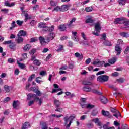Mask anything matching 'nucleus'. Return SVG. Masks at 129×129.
<instances>
[{"mask_svg": "<svg viewBox=\"0 0 129 129\" xmlns=\"http://www.w3.org/2000/svg\"><path fill=\"white\" fill-rule=\"evenodd\" d=\"M101 30V27L100 26V23L99 22H97L95 24V32H92L93 35L95 36H99V33H100V30Z\"/></svg>", "mask_w": 129, "mask_h": 129, "instance_id": "nucleus-1", "label": "nucleus"}, {"mask_svg": "<svg viewBox=\"0 0 129 129\" xmlns=\"http://www.w3.org/2000/svg\"><path fill=\"white\" fill-rule=\"evenodd\" d=\"M108 79H109V77L105 75L99 76L97 78V81H98V82H101V83L108 81Z\"/></svg>", "mask_w": 129, "mask_h": 129, "instance_id": "nucleus-2", "label": "nucleus"}, {"mask_svg": "<svg viewBox=\"0 0 129 129\" xmlns=\"http://www.w3.org/2000/svg\"><path fill=\"white\" fill-rule=\"evenodd\" d=\"M55 38V33H50L48 35L45 36V40L46 42H50V41H52V40H53V39Z\"/></svg>", "mask_w": 129, "mask_h": 129, "instance_id": "nucleus-3", "label": "nucleus"}, {"mask_svg": "<svg viewBox=\"0 0 129 129\" xmlns=\"http://www.w3.org/2000/svg\"><path fill=\"white\" fill-rule=\"evenodd\" d=\"M54 29H55V26H54V25H52L50 27L46 26L43 28V31H44V32H53Z\"/></svg>", "mask_w": 129, "mask_h": 129, "instance_id": "nucleus-4", "label": "nucleus"}, {"mask_svg": "<svg viewBox=\"0 0 129 129\" xmlns=\"http://www.w3.org/2000/svg\"><path fill=\"white\" fill-rule=\"evenodd\" d=\"M124 23V18H116L114 21V24H123Z\"/></svg>", "mask_w": 129, "mask_h": 129, "instance_id": "nucleus-5", "label": "nucleus"}, {"mask_svg": "<svg viewBox=\"0 0 129 129\" xmlns=\"http://www.w3.org/2000/svg\"><path fill=\"white\" fill-rule=\"evenodd\" d=\"M29 90H30V91H31L32 90V91H34L35 92V93H36V94H37V95H38V96H41V95H42V93H41V92L39 90L36 89L35 87L30 88Z\"/></svg>", "mask_w": 129, "mask_h": 129, "instance_id": "nucleus-6", "label": "nucleus"}, {"mask_svg": "<svg viewBox=\"0 0 129 129\" xmlns=\"http://www.w3.org/2000/svg\"><path fill=\"white\" fill-rule=\"evenodd\" d=\"M115 51L116 52L117 56H119L120 55V53H121V48H120V47L118 45H116L115 46Z\"/></svg>", "mask_w": 129, "mask_h": 129, "instance_id": "nucleus-7", "label": "nucleus"}, {"mask_svg": "<svg viewBox=\"0 0 129 129\" xmlns=\"http://www.w3.org/2000/svg\"><path fill=\"white\" fill-rule=\"evenodd\" d=\"M92 121L95 123L96 124L98 125V126H100L99 128H102V126H101V122H99V119H98V118L93 119Z\"/></svg>", "mask_w": 129, "mask_h": 129, "instance_id": "nucleus-8", "label": "nucleus"}, {"mask_svg": "<svg viewBox=\"0 0 129 129\" xmlns=\"http://www.w3.org/2000/svg\"><path fill=\"white\" fill-rule=\"evenodd\" d=\"M62 102H61L59 100L54 99V105L55 107H60Z\"/></svg>", "mask_w": 129, "mask_h": 129, "instance_id": "nucleus-9", "label": "nucleus"}, {"mask_svg": "<svg viewBox=\"0 0 129 129\" xmlns=\"http://www.w3.org/2000/svg\"><path fill=\"white\" fill-rule=\"evenodd\" d=\"M102 115H104V116H108L109 118H111L112 117V116L109 115V112L105 111L103 110H102Z\"/></svg>", "mask_w": 129, "mask_h": 129, "instance_id": "nucleus-10", "label": "nucleus"}, {"mask_svg": "<svg viewBox=\"0 0 129 129\" xmlns=\"http://www.w3.org/2000/svg\"><path fill=\"white\" fill-rule=\"evenodd\" d=\"M58 29L61 32H64V31H66V25L61 24L58 27Z\"/></svg>", "mask_w": 129, "mask_h": 129, "instance_id": "nucleus-11", "label": "nucleus"}, {"mask_svg": "<svg viewBox=\"0 0 129 129\" xmlns=\"http://www.w3.org/2000/svg\"><path fill=\"white\" fill-rule=\"evenodd\" d=\"M100 63H102V64H104V61H99V59H95L93 62L92 63V65L95 66V65H98V64H100Z\"/></svg>", "mask_w": 129, "mask_h": 129, "instance_id": "nucleus-12", "label": "nucleus"}, {"mask_svg": "<svg viewBox=\"0 0 129 129\" xmlns=\"http://www.w3.org/2000/svg\"><path fill=\"white\" fill-rule=\"evenodd\" d=\"M68 5H62L60 7V12H66V11H68Z\"/></svg>", "mask_w": 129, "mask_h": 129, "instance_id": "nucleus-13", "label": "nucleus"}, {"mask_svg": "<svg viewBox=\"0 0 129 129\" xmlns=\"http://www.w3.org/2000/svg\"><path fill=\"white\" fill-rule=\"evenodd\" d=\"M17 35H19L20 37H26L27 36V32L24 30H20Z\"/></svg>", "mask_w": 129, "mask_h": 129, "instance_id": "nucleus-14", "label": "nucleus"}, {"mask_svg": "<svg viewBox=\"0 0 129 129\" xmlns=\"http://www.w3.org/2000/svg\"><path fill=\"white\" fill-rule=\"evenodd\" d=\"M39 41L41 45H43L44 43H48L47 42V40H46V37L44 38L42 36L39 37Z\"/></svg>", "mask_w": 129, "mask_h": 129, "instance_id": "nucleus-15", "label": "nucleus"}, {"mask_svg": "<svg viewBox=\"0 0 129 129\" xmlns=\"http://www.w3.org/2000/svg\"><path fill=\"white\" fill-rule=\"evenodd\" d=\"M31 44H27L24 47L23 50L25 52H28L30 51V49H31Z\"/></svg>", "mask_w": 129, "mask_h": 129, "instance_id": "nucleus-16", "label": "nucleus"}, {"mask_svg": "<svg viewBox=\"0 0 129 129\" xmlns=\"http://www.w3.org/2000/svg\"><path fill=\"white\" fill-rule=\"evenodd\" d=\"M17 36L18 38L16 40V42L18 43V44H21V43H23V42H24V39L21 37L19 34H17Z\"/></svg>", "mask_w": 129, "mask_h": 129, "instance_id": "nucleus-17", "label": "nucleus"}, {"mask_svg": "<svg viewBox=\"0 0 129 129\" xmlns=\"http://www.w3.org/2000/svg\"><path fill=\"white\" fill-rule=\"evenodd\" d=\"M119 35L121 37H123L124 38H127L128 37H129L128 32H121L119 33Z\"/></svg>", "mask_w": 129, "mask_h": 129, "instance_id": "nucleus-18", "label": "nucleus"}, {"mask_svg": "<svg viewBox=\"0 0 129 129\" xmlns=\"http://www.w3.org/2000/svg\"><path fill=\"white\" fill-rule=\"evenodd\" d=\"M15 5V2H12L11 4H10L8 1H5V6H6V7H14Z\"/></svg>", "mask_w": 129, "mask_h": 129, "instance_id": "nucleus-19", "label": "nucleus"}, {"mask_svg": "<svg viewBox=\"0 0 129 129\" xmlns=\"http://www.w3.org/2000/svg\"><path fill=\"white\" fill-rule=\"evenodd\" d=\"M100 98L102 103H103L104 104H106V103L107 102V99L105 98V97L102 96L100 97Z\"/></svg>", "mask_w": 129, "mask_h": 129, "instance_id": "nucleus-20", "label": "nucleus"}, {"mask_svg": "<svg viewBox=\"0 0 129 129\" xmlns=\"http://www.w3.org/2000/svg\"><path fill=\"white\" fill-rule=\"evenodd\" d=\"M83 91H86L87 92H89L91 91L92 89L89 86H85L83 88Z\"/></svg>", "mask_w": 129, "mask_h": 129, "instance_id": "nucleus-21", "label": "nucleus"}, {"mask_svg": "<svg viewBox=\"0 0 129 129\" xmlns=\"http://www.w3.org/2000/svg\"><path fill=\"white\" fill-rule=\"evenodd\" d=\"M116 60H117V58L113 57L111 59L109 60V63H110V64H113L115 62H116Z\"/></svg>", "mask_w": 129, "mask_h": 129, "instance_id": "nucleus-22", "label": "nucleus"}, {"mask_svg": "<svg viewBox=\"0 0 129 129\" xmlns=\"http://www.w3.org/2000/svg\"><path fill=\"white\" fill-rule=\"evenodd\" d=\"M30 126H31V125L30 124V123H29L28 122H25L23 124V127L22 129H26V128H28V127H30Z\"/></svg>", "mask_w": 129, "mask_h": 129, "instance_id": "nucleus-23", "label": "nucleus"}, {"mask_svg": "<svg viewBox=\"0 0 129 129\" xmlns=\"http://www.w3.org/2000/svg\"><path fill=\"white\" fill-rule=\"evenodd\" d=\"M50 5L51 7H56L58 5V2L51 0L50 2Z\"/></svg>", "mask_w": 129, "mask_h": 129, "instance_id": "nucleus-24", "label": "nucleus"}, {"mask_svg": "<svg viewBox=\"0 0 129 129\" xmlns=\"http://www.w3.org/2000/svg\"><path fill=\"white\" fill-rule=\"evenodd\" d=\"M38 27L39 28H45L46 26H47V24L45 23L41 22L38 24Z\"/></svg>", "mask_w": 129, "mask_h": 129, "instance_id": "nucleus-25", "label": "nucleus"}, {"mask_svg": "<svg viewBox=\"0 0 129 129\" xmlns=\"http://www.w3.org/2000/svg\"><path fill=\"white\" fill-rule=\"evenodd\" d=\"M4 90H5L6 92H9L11 91V87L7 85H5L4 86Z\"/></svg>", "mask_w": 129, "mask_h": 129, "instance_id": "nucleus-26", "label": "nucleus"}, {"mask_svg": "<svg viewBox=\"0 0 129 129\" xmlns=\"http://www.w3.org/2000/svg\"><path fill=\"white\" fill-rule=\"evenodd\" d=\"M35 77H36V75L35 74L31 75L29 77L28 80V82H31L32 81V80H33V79H34V78H35Z\"/></svg>", "mask_w": 129, "mask_h": 129, "instance_id": "nucleus-27", "label": "nucleus"}, {"mask_svg": "<svg viewBox=\"0 0 129 129\" xmlns=\"http://www.w3.org/2000/svg\"><path fill=\"white\" fill-rule=\"evenodd\" d=\"M103 44L105 45V46H112L111 42L108 40H105L104 41Z\"/></svg>", "mask_w": 129, "mask_h": 129, "instance_id": "nucleus-28", "label": "nucleus"}, {"mask_svg": "<svg viewBox=\"0 0 129 129\" xmlns=\"http://www.w3.org/2000/svg\"><path fill=\"white\" fill-rule=\"evenodd\" d=\"M101 40H103V41H106V34L105 33H103L101 35Z\"/></svg>", "mask_w": 129, "mask_h": 129, "instance_id": "nucleus-29", "label": "nucleus"}, {"mask_svg": "<svg viewBox=\"0 0 129 129\" xmlns=\"http://www.w3.org/2000/svg\"><path fill=\"white\" fill-rule=\"evenodd\" d=\"M33 63L34 65H36L37 66H40V65H41V62L38 59L34 60Z\"/></svg>", "mask_w": 129, "mask_h": 129, "instance_id": "nucleus-30", "label": "nucleus"}, {"mask_svg": "<svg viewBox=\"0 0 129 129\" xmlns=\"http://www.w3.org/2000/svg\"><path fill=\"white\" fill-rule=\"evenodd\" d=\"M113 116H115L116 118H118V117L121 116V114H120V113L117 111L115 114H113Z\"/></svg>", "mask_w": 129, "mask_h": 129, "instance_id": "nucleus-31", "label": "nucleus"}, {"mask_svg": "<svg viewBox=\"0 0 129 129\" xmlns=\"http://www.w3.org/2000/svg\"><path fill=\"white\" fill-rule=\"evenodd\" d=\"M125 80L123 78H120L116 80L117 82L118 83H123Z\"/></svg>", "mask_w": 129, "mask_h": 129, "instance_id": "nucleus-32", "label": "nucleus"}, {"mask_svg": "<svg viewBox=\"0 0 129 129\" xmlns=\"http://www.w3.org/2000/svg\"><path fill=\"white\" fill-rule=\"evenodd\" d=\"M12 27L10 28V30H13L14 28H15V27H17V24H16V22L15 21H13L12 24H11Z\"/></svg>", "mask_w": 129, "mask_h": 129, "instance_id": "nucleus-33", "label": "nucleus"}, {"mask_svg": "<svg viewBox=\"0 0 129 129\" xmlns=\"http://www.w3.org/2000/svg\"><path fill=\"white\" fill-rule=\"evenodd\" d=\"M55 12H59V11H61V7H60V6H57L56 7H55L54 9L52 10V12L55 11Z\"/></svg>", "mask_w": 129, "mask_h": 129, "instance_id": "nucleus-34", "label": "nucleus"}, {"mask_svg": "<svg viewBox=\"0 0 129 129\" xmlns=\"http://www.w3.org/2000/svg\"><path fill=\"white\" fill-rule=\"evenodd\" d=\"M16 23L19 27H21L23 26V24H24V21H21V20H17Z\"/></svg>", "mask_w": 129, "mask_h": 129, "instance_id": "nucleus-35", "label": "nucleus"}, {"mask_svg": "<svg viewBox=\"0 0 129 129\" xmlns=\"http://www.w3.org/2000/svg\"><path fill=\"white\" fill-rule=\"evenodd\" d=\"M18 64L20 68H21V69H24L26 67V66H25V64L20 63L19 62V61H18Z\"/></svg>", "mask_w": 129, "mask_h": 129, "instance_id": "nucleus-36", "label": "nucleus"}, {"mask_svg": "<svg viewBox=\"0 0 129 129\" xmlns=\"http://www.w3.org/2000/svg\"><path fill=\"white\" fill-rule=\"evenodd\" d=\"M19 102V101H14L13 102V106L14 108H17V107L18 106V103Z\"/></svg>", "mask_w": 129, "mask_h": 129, "instance_id": "nucleus-37", "label": "nucleus"}, {"mask_svg": "<svg viewBox=\"0 0 129 129\" xmlns=\"http://www.w3.org/2000/svg\"><path fill=\"white\" fill-rule=\"evenodd\" d=\"M38 41V38L37 37H33L30 39V43H35V42H37Z\"/></svg>", "mask_w": 129, "mask_h": 129, "instance_id": "nucleus-38", "label": "nucleus"}, {"mask_svg": "<svg viewBox=\"0 0 129 129\" xmlns=\"http://www.w3.org/2000/svg\"><path fill=\"white\" fill-rule=\"evenodd\" d=\"M24 14L25 17V22H27V21H28V19H31V18H29V14H28L27 13H26V11H24Z\"/></svg>", "mask_w": 129, "mask_h": 129, "instance_id": "nucleus-39", "label": "nucleus"}, {"mask_svg": "<svg viewBox=\"0 0 129 129\" xmlns=\"http://www.w3.org/2000/svg\"><path fill=\"white\" fill-rule=\"evenodd\" d=\"M55 111L61 113L63 112V108L60 107V106L58 107H56Z\"/></svg>", "mask_w": 129, "mask_h": 129, "instance_id": "nucleus-40", "label": "nucleus"}, {"mask_svg": "<svg viewBox=\"0 0 129 129\" xmlns=\"http://www.w3.org/2000/svg\"><path fill=\"white\" fill-rule=\"evenodd\" d=\"M41 76H45V75H47V72L46 71H42L39 73Z\"/></svg>", "mask_w": 129, "mask_h": 129, "instance_id": "nucleus-41", "label": "nucleus"}, {"mask_svg": "<svg viewBox=\"0 0 129 129\" xmlns=\"http://www.w3.org/2000/svg\"><path fill=\"white\" fill-rule=\"evenodd\" d=\"M91 91L93 93H95V94H99V95H100L101 94V93L98 92V91H97L96 89H93V90H91Z\"/></svg>", "mask_w": 129, "mask_h": 129, "instance_id": "nucleus-42", "label": "nucleus"}, {"mask_svg": "<svg viewBox=\"0 0 129 129\" xmlns=\"http://www.w3.org/2000/svg\"><path fill=\"white\" fill-rule=\"evenodd\" d=\"M118 2L120 6L125 5V0H119Z\"/></svg>", "mask_w": 129, "mask_h": 129, "instance_id": "nucleus-43", "label": "nucleus"}, {"mask_svg": "<svg viewBox=\"0 0 129 129\" xmlns=\"http://www.w3.org/2000/svg\"><path fill=\"white\" fill-rule=\"evenodd\" d=\"M108 87H109V88H111V89H113V90H114V91H116V90H117V88L114 87V86H113L112 85H109Z\"/></svg>", "mask_w": 129, "mask_h": 129, "instance_id": "nucleus-44", "label": "nucleus"}, {"mask_svg": "<svg viewBox=\"0 0 129 129\" xmlns=\"http://www.w3.org/2000/svg\"><path fill=\"white\" fill-rule=\"evenodd\" d=\"M8 62L11 64H14V63H15V59H13V58H9L8 60Z\"/></svg>", "mask_w": 129, "mask_h": 129, "instance_id": "nucleus-45", "label": "nucleus"}, {"mask_svg": "<svg viewBox=\"0 0 129 129\" xmlns=\"http://www.w3.org/2000/svg\"><path fill=\"white\" fill-rule=\"evenodd\" d=\"M27 100H31V99H32V98H33V94L32 93H29L28 94V95H27Z\"/></svg>", "mask_w": 129, "mask_h": 129, "instance_id": "nucleus-46", "label": "nucleus"}, {"mask_svg": "<svg viewBox=\"0 0 129 129\" xmlns=\"http://www.w3.org/2000/svg\"><path fill=\"white\" fill-rule=\"evenodd\" d=\"M67 26H68V28H69V29H72V28H73V27H74V25L73 24H72V23H71V22H69L67 24Z\"/></svg>", "mask_w": 129, "mask_h": 129, "instance_id": "nucleus-47", "label": "nucleus"}, {"mask_svg": "<svg viewBox=\"0 0 129 129\" xmlns=\"http://www.w3.org/2000/svg\"><path fill=\"white\" fill-rule=\"evenodd\" d=\"M85 22L86 23H93V20H92V19H91V18H88L87 19H86Z\"/></svg>", "mask_w": 129, "mask_h": 129, "instance_id": "nucleus-48", "label": "nucleus"}, {"mask_svg": "<svg viewBox=\"0 0 129 129\" xmlns=\"http://www.w3.org/2000/svg\"><path fill=\"white\" fill-rule=\"evenodd\" d=\"M36 24H37V22L34 20H32L30 23V25H31L32 26H35Z\"/></svg>", "mask_w": 129, "mask_h": 129, "instance_id": "nucleus-49", "label": "nucleus"}, {"mask_svg": "<svg viewBox=\"0 0 129 129\" xmlns=\"http://www.w3.org/2000/svg\"><path fill=\"white\" fill-rule=\"evenodd\" d=\"M36 52H37V49L33 48L32 49L30 52V54L31 55H34V54H35V53H36Z\"/></svg>", "mask_w": 129, "mask_h": 129, "instance_id": "nucleus-50", "label": "nucleus"}, {"mask_svg": "<svg viewBox=\"0 0 129 129\" xmlns=\"http://www.w3.org/2000/svg\"><path fill=\"white\" fill-rule=\"evenodd\" d=\"M103 128L104 129H115V128H114V127H108V126H107V125H104L103 126Z\"/></svg>", "mask_w": 129, "mask_h": 129, "instance_id": "nucleus-51", "label": "nucleus"}, {"mask_svg": "<svg viewBox=\"0 0 129 129\" xmlns=\"http://www.w3.org/2000/svg\"><path fill=\"white\" fill-rule=\"evenodd\" d=\"M67 68H68V67L67 65H64L63 66H62L61 68H59L60 70H67Z\"/></svg>", "mask_w": 129, "mask_h": 129, "instance_id": "nucleus-52", "label": "nucleus"}, {"mask_svg": "<svg viewBox=\"0 0 129 129\" xmlns=\"http://www.w3.org/2000/svg\"><path fill=\"white\" fill-rule=\"evenodd\" d=\"M86 12H92V8L91 7H88L85 8Z\"/></svg>", "mask_w": 129, "mask_h": 129, "instance_id": "nucleus-53", "label": "nucleus"}, {"mask_svg": "<svg viewBox=\"0 0 129 129\" xmlns=\"http://www.w3.org/2000/svg\"><path fill=\"white\" fill-rule=\"evenodd\" d=\"M86 107L87 108H89V109H92V108L94 107V105L88 104L87 105Z\"/></svg>", "mask_w": 129, "mask_h": 129, "instance_id": "nucleus-54", "label": "nucleus"}, {"mask_svg": "<svg viewBox=\"0 0 129 129\" xmlns=\"http://www.w3.org/2000/svg\"><path fill=\"white\" fill-rule=\"evenodd\" d=\"M98 112H97V110H93L92 112V115L93 116H95V115H97Z\"/></svg>", "mask_w": 129, "mask_h": 129, "instance_id": "nucleus-55", "label": "nucleus"}, {"mask_svg": "<svg viewBox=\"0 0 129 129\" xmlns=\"http://www.w3.org/2000/svg\"><path fill=\"white\" fill-rule=\"evenodd\" d=\"M74 67V63L71 62L70 64H69V68L70 69H73Z\"/></svg>", "mask_w": 129, "mask_h": 129, "instance_id": "nucleus-56", "label": "nucleus"}, {"mask_svg": "<svg viewBox=\"0 0 129 129\" xmlns=\"http://www.w3.org/2000/svg\"><path fill=\"white\" fill-rule=\"evenodd\" d=\"M35 101L36 100H31V101H29L28 102V106H31V105H33V104H34V103H35Z\"/></svg>", "mask_w": 129, "mask_h": 129, "instance_id": "nucleus-57", "label": "nucleus"}, {"mask_svg": "<svg viewBox=\"0 0 129 129\" xmlns=\"http://www.w3.org/2000/svg\"><path fill=\"white\" fill-rule=\"evenodd\" d=\"M105 73V72L104 71H101L98 72L97 74L96 75L97 76H98V75H101V74H104Z\"/></svg>", "mask_w": 129, "mask_h": 129, "instance_id": "nucleus-58", "label": "nucleus"}, {"mask_svg": "<svg viewBox=\"0 0 129 129\" xmlns=\"http://www.w3.org/2000/svg\"><path fill=\"white\" fill-rule=\"evenodd\" d=\"M63 51V45H59V48L57 50V52H61Z\"/></svg>", "mask_w": 129, "mask_h": 129, "instance_id": "nucleus-59", "label": "nucleus"}, {"mask_svg": "<svg viewBox=\"0 0 129 129\" xmlns=\"http://www.w3.org/2000/svg\"><path fill=\"white\" fill-rule=\"evenodd\" d=\"M42 129H48V126H47V124H46V123H43L42 124Z\"/></svg>", "mask_w": 129, "mask_h": 129, "instance_id": "nucleus-60", "label": "nucleus"}, {"mask_svg": "<svg viewBox=\"0 0 129 129\" xmlns=\"http://www.w3.org/2000/svg\"><path fill=\"white\" fill-rule=\"evenodd\" d=\"M112 76H114V77H117V76H118V72H115L114 73H112Z\"/></svg>", "mask_w": 129, "mask_h": 129, "instance_id": "nucleus-61", "label": "nucleus"}, {"mask_svg": "<svg viewBox=\"0 0 129 129\" xmlns=\"http://www.w3.org/2000/svg\"><path fill=\"white\" fill-rule=\"evenodd\" d=\"M125 26H129V21H125V18H124V22Z\"/></svg>", "mask_w": 129, "mask_h": 129, "instance_id": "nucleus-62", "label": "nucleus"}, {"mask_svg": "<svg viewBox=\"0 0 129 129\" xmlns=\"http://www.w3.org/2000/svg\"><path fill=\"white\" fill-rule=\"evenodd\" d=\"M72 39L74 41H76V42H78V38L77 37V35L76 36H72Z\"/></svg>", "mask_w": 129, "mask_h": 129, "instance_id": "nucleus-63", "label": "nucleus"}, {"mask_svg": "<svg viewBox=\"0 0 129 129\" xmlns=\"http://www.w3.org/2000/svg\"><path fill=\"white\" fill-rule=\"evenodd\" d=\"M1 11L4 12L5 14H7V13H9V9H3Z\"/></svg>", "mask_w": 129, "mask_h": 129, "instance_id": "nucleus-64", "label": "nucleus"}]
</instances>
